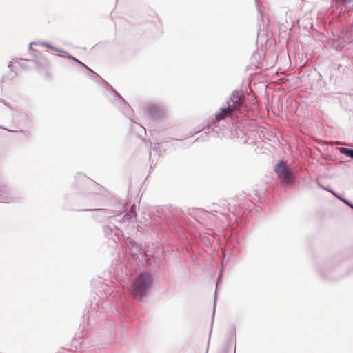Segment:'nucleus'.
<instances>
[{
  "instance_id": "1",
  "label": "nucleus",
  "mask_w": 353,
  "mask_h": 353,
  "mask_svg": "<svg viewBox=\"0 0 353 353\" xmlns=\"http://www.w3.org/2000/svg\"><path fill=\"white\" fill-rule=\"evenodd\" d=\"M245 96L242 91L234 90L226 102V105L220 108L219 112L216 113L215 117L208 121L206 128L208 131L205 133L209 137H219V133L223 130L221 128L224 126V119L236 114L238 112L245 108ZM203 130L205 127H203Z\"/></svg>"
},
{
  "instance_id": "2",
  "label": "nucleus",
  "mask_w": 353,
  "mask_h": 353,
  "mask_svg": "<svg viewBox=\"0 0 353 353\" xmlns=\"http://www.w3.org/2000/svg\"><path fill=\"white\" fill-rule=\"evenodd\" d=\"M152 283V279L150 274L146 272H142L132 283V293L134 296H144L148 292Z\"/></svg>"
},
{
  "instance_id": "3",
  "label": "nucleus",
  "mask_w": 353,
  "mask_h": 353,
  "mask_svg": "<svg viewBox=\"0 0 353 353\" xmlns=\"http://www.w3.org/2000/svg\"><path fill=\"white\" fill-rule=\"evenodd\" d=\"M274 171L282 185L292 184L294 180L292 170L286 161H279L274 168Z\"/></svg>"
},
{
  "instance_id": "4",
  "label": "nucleus",
  "mask_w": 353,
  "mask_h": 353,
  "mask_svg": "<svg viewBox=\"0 0 353 353\" xmlns=\"http://www.w3.org/2000/svg\"><path fill=\"white\" fill-rule=\"evenodd\" d=\"M110 220L108 225L103 227V232L105 235L116 242L120 239L122 234V231L114 224V222H121L119 221L118 216H110Z\"/></svg>"
},
{
  "instance_id": "5",
  "label": "nucleus",
  "mask_w": 353,
  "mask_h": 353,
  "mask_svg": "<svg viewBox=\"0 0 353 353\" xmlns=\"http://www.w3.org/2000/svg\"><path fill=\"white\" fill-rule=\"evenodd\" d=\"M114 103L120 110L123 112V114L126 116L128 118L132 121V116L133 114V110L131 107L126 103L125 99L117 92L114 91Z\"/></svg>"
},
{
  "instance_id": "6",
  "label": "nucleus",
  "mask_w": 353,
  "mask_h": 353,
  "mask_svg": "<svg viewBox=\"0 0 353 353\" xmlns=\"http://www.w3.org/2000/svg\"><path fill=\"white\" fill-rule=\"evenodd\" d=\"M150 115L153 118H160L163 116L165 110L163 107L157 104H150L148 106Z\"/></svg>"
},
{
  "instance_id": "7",
  "label": "nucleus",
  "mask_w": 353,
  "mask_h": 353,
  "mask_svg": "<svg viewBox=\"0 0 353 353\" xmlns=\"http://www.w3.org/2000/svg\"><path fill=\"white\" fill-rule=\"evenodd\" d=\"M17 196L12 192L0 189V203H9L13 202Z\"/></svg>"
},
{
  "instance_id": "8",
  "label": "nucleus",
  "mask_w": 353,
  "mask_h": 353,
  "mask_svg": "<svg viewBox=\"0 0 353 353\" xmlns=\"http://www.w3.org/2000/svg\"><path fill=\"white\" fill-rule=\"evenodd\" d=\"M136 216V211H135V206L133 205L131 207L130 211L126 213L123 217L120 220L123 222L125 221H130L132 219L134 218Z\"/></svg>"
},
{
  "instance_id": "9",
  "label": "nucleus",
  "mask_w": 353,
  "mask_h": 353,
  "mask_svg": "<svg viewBox=\"0 0 353 353\" xmlns=\"http://www.w3.org/2000/svg\"><path fill=\"white\" fill-rule=\"evenodd\" d=\"M50 49L56 52H59V53L62 54L63 56H65L69 59H74L73 56L70 55L69 53H68L66 51H65L63 49L54 47L53 46H52V48Z\"/></svg>"
},
{
  "instance_id": "10",
  "label": "nucleus",
  "mask_w": 353,
  "mask_h": 353,
  "mask_svg": "<svg viewBox=\"0 0 353 353\" xmlns=\"http://www.w3.org/2000/svg\"><path fill=\"white\" fill-rule=\"evenodd\" d=\"M340 152L351 159H353V149H350L347 148H341L339 149Z\"/></svg>"
},
{
  "instance_id": "11",
  "label": "nucleus",
  "mask_w": 353,
  "mask_h": 353,
  "mask_svg": "<svg viewBox=\"0 0 353 353\" xmlns=\"http://www.w3.org/2000/svg\"><path fill=\"white\" fill-rule=\"evenodd\" d=\"M72 60L75 61L79 65H80L81 66H82L83 68H85L87 70L92 72V73H94L89 67H88L85 64H84L83 63H82L81 61H80L79 60H78L77 58H75L74 57V59H72Z\"/></svg>"
},
{
  "instance_id": "12",
  "label": "nucleus",
  "mask_w": 353,
  "mask_h": 353,
  "mask_svg": "<svg viewBox=\"0 0 353 353\" xmlns=\"http://www.w3.org/2000/svg\"><path fill=\"white\" fill-rule=\"evenodd\" d=\"M337 3L341 4L343 6H346L349 3L353 1V0H334Z\"/></svg>"
},
{
  "instance_id": "13",
  "label": "nucleus",
  "mask_w": 353,
  "mask_h": 353,
  "mask_svg": "<svg viewBox=\"0 0 353 353\" xmlns=\"http://www.w3.org/2000/svg\"><path fill=\"white\" fill-rule=\"evenodd\" d=\"M336 198H337L338 199H339L340 201H341L343 203H344L345 205H347L350 201H348L347 199H345V197H343L341 196V195H336Z\"/></svg>"
},
{
  "instance_id": "14",
  "label": "nucleus",
  "mask_w": 353,
  "mask_h": 353,
  "mask_svg": "<svg viewBox=\"0 0 353 353\" xmlns=\"http://www.w3.org/2000/svg\"><path fill=\"white\" fill-rule=\"evenodd\" d=\"M336 198H337L338 199H339L340 201H341L343 203H344L345 205H347L350 201H348L347 199H345V197H343L341 196V195H336Z\"/></svg>"
},
{
  "instance_id": "15",
  "label": "nucleus",
  "mask_w": 353,
  "mask_h": 353,
  "mask_svg": "<svg viewBox=\"0 0 353 353\" xmlns=\"http://www.w3.org/2000/svg\"><path fill=\"white\" fill-rule=\"evenodd\" d=\"M37 43H38V45H41L43 46L48 48L50 49L52 48V45H50V43H48L47 42H37Z\"/></svg>"
},
{
  "instance_id": "16",
  "label": "nucleus",
  "mask_w": 353,
  "mask_h": 353,
  "mask_svg": "<svg viewBox=\"0 0 353 353\" xmlns=\"http://www.w3.org/2000/svg\"><path fill=\"white\" fill-rule=\"evenodd\" d=\"M81 211H99L103 213H106L107 212L104 210L101 209H85V210H81Z\"/></svg>"
},
{
  "instance_id": "17",
  "label": "nucleus",
  "mask_w": 353,
  "mask_h": 353,
  "mask_svg": "<svg viewBox=\"0 0 353 353\" xmlns=\"http://www.w3.org/2000/svg\"><path fill=\"white\" fill-rule=\"evenodd\" d=\"M101 288L104 292L105 294H106L108 292L107 291L110 289L108 285L106 284H101Z\"/></svg>"
},
{
  "instance_id": "18",
  "label": "nucleus",
  "mask_w": 353,
  "mask_h": 353,
  "mask_svg": "<svg viewBox=\"0 0 353 353\" xmlns=\"http://www.w3.org/2000/svg\"><path fill=\"white\" fill-rule=\"evenodd\" d=\"M322 188H323L324 190L328 191L329 192L332 193L335 197H336V195H339V194H337L336 192H335L332 189H330V188H325V187H323L321 186Z\"/></svg>"
},
{
  "instance_id": "19",
  "label": "nucleus",
  "mask_w": 353,
  "mask_h": 353,
  "mask_svg": "<svg viewBox=\"0 0 353 353\" xmlns=\"http://www.w3.org/2000/svg\"><path fill=\"white\" fill-rule=\"evenodd\" d=\"M32 45H38L37 42H32L29 44L28 49L30 51L37 52L34 49L32 48Z\"/></svg>"
},
{
  "instance_id": "20",
  "label": "nucleus",
  "mask_w": 353,
  "mask_h": 353,
  "mask_svg": "<svg viewBox=\"0 0 353 353\" xmlns=\"http://www.w3.org/2000/svg\"><path fill=\"white\" fill-rule=\"evenodd\" d=\"M17 75V73L15 71H14L13 70H12V72H10L9 76H10L11 79H12L14 77H16Z\"/></svg>"
},
{
  "instance_id": "21",
  "label": "nucleus",
  "mask_w": 353,
  "mask_h": 353,
  "mask_svg": "<svg viewBox=\"0 0 353 353\" xmlns=\"http://www.w3.org/2000/svg\"><path fill=\"white\" fill-rule=\"evenodd\" d=\"M0 102L3 103L6 106L8 107L9 108L12 109L10 105L8 103H6V101H4L3 99H0Z\"/></svg>"
},
{
  "instance_id": "22",
  "label": "nucleus",
  "mask_w": 353,
  "mask_h": 353,
  "mask_svg": "<svg viewBox=\"0 0 353 353\" xmlns=\"http://www.w3.org/2000/svg\"><path fill=\"white\" fill-rule=\"evenodd\" d=\"M19 65L23 69H28V67L22 62H18Z\"/></svg>"
},
{
  "instance_id": "23",
  "label": "nucleus",
  "mask_w": 353,
  "mask_h": 353,
  "mask_svg": "<svg viewBox=\"0 0 353 353\" xmlns=\"http://www.w3.org/2000/svg\"><path fill=\"white\" fill-rule=\"evenodd\" d=\"M134 124H137V125L139 126V128H140L143 132H146V130H145V128H144V127H143V126H142V125H138L136 122H134Z\"/></svg>"
},
{
  "instance_id": "24",
  "label": "nucleus",
  "mask_w": 353,
  "mask_h": 353,
  "mask_svg": "<svg viewBox=\"0 0 353 353\" xmlns=\"http://www.w3.org/2000/svg\"><path fill=\"white\" fill-rule=\"evenodd\" d=\"M8 68H9L10 72H12V62L10 61L8 65Z\"/></svg>"
},
{
  "instance_id": "25",
  "label": "nucleus",
  "mask_w": 353,
  "mask_h": 353,
  "mask_svg": "<svg viewBox=\"0 0 353 353\" xmlns=\"http://www.w3.org/2000/svg\"><path fill=\"white\" fill-rule=\"evenodd\" d=\"M0 129H3V130H8V131H10V132H14V130L8 129V128L3 127V125H0Z\"/></svg>"
},
{
  "instance_id": "26",
  "label": "nucleus",
  "mask_w": 353,
  "mask_h": 353,
  "mask_svg": "<svg viewBox=\"0 0 353 353\" xmlns=\"http://www.w3.org/2000/svg\"><path fill=\"white\" fill-rule=\"evenodd\" d=\"M347 205L353 210V203L352 202L349 201V203L347 204Z\"/></svg>"
},
{
  "instance_id": "27",
  "label": "nucleus",
  "mask_w": 353,
  "mask_h": 353,
  "mask_svg": "<svg viewBox=\"0 0 353 353\" xmlns=\"http://www.w3.org/2000/svg\"><path fill=\"white\" fill-rule=\"evenodd\" d=\"M5 81V77H1V80H0V84H2Z\"/></svg>"
},
{
  "instance_id": "28",
  "label": "nucleus",
  "mask_w": 353,
  "mask_h": 353,
  "mask_svg": "<svg viewBox=\"0 0 353 353\" xmlns=\"http://www.w3.org/2000/svg\"><path fill=\"white\" fill-rule=\"evenodd\" d=\"M167 141H164V140H161L160 142H157V144L159 145V143H163V142H166Z\"/></svg>"
},
{
  "instance_id": "29",
  "label": "nucleus",
  "mask_w": 353,
  "mask_h": 353,
  "mask_svg": "<svg viewBox=\"0 0 353 353\" xmlns=\"http://www.w3.org/2000/svg\"><path fill=\"white\" fill-rule=\"evenodd\" d=\"M152 150H153L154 151H157V145L154 146V147L152 148Z\"/></svg>"
},
{
  "instance_id": "30",
  "label": "nucleus",
  "mask_w": 353,
  "mask_h": 353,
  "mask_svg": "<svg viewBox=\"0 0 353 353\" xmlns=\"http://www.w3.org/2000/svg\"><path fill=\"white\" fill-rule=\"evenodd\" d=\"M26 60L28 61H30V59H26ZM32 61H34L35 63H37V62L36 61H34V60H32Z\"/></svg>"
},
{
  "instance_id": "31",
  "label": "nucleus",
  "mask_w": 353,
  "mask_h": 353,
  "mask_svg": "<svg viewBox=\"0 0 353 353\" xmlns=\"http://www.w3.org/2000/svg\"><path fill=\"white\" fill-rule=\"evenodd\" d=\"M200 130H198L196 132H195L194 133L192 134L190 136H193L194 134H197Z\"/></svg>"
},
{
  "instance_id": "32",
  "label": "nucleus",
  "mask_w": 353,
  "mask_h": 353,
  "mask_svg": "<svg viewBox=\"0 0 353 353\" xmlns=\"http://www.w3.org/2000/svg\"><path fill=\"white\" fill-rule=\"evenodd\" d=\"M212 315H213V316L214 315V311L213 312Z\"/></svg>"
}]
</instances>
